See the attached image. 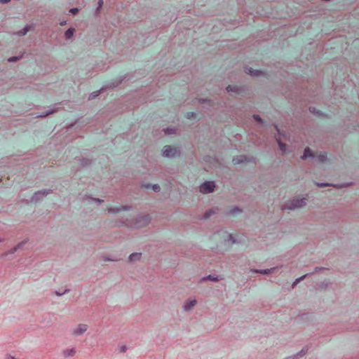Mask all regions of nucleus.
I'll use <instances>...</instances> for the list:
<instances>
[{
	"mask_svg": "<svg viewBox=\"0 0 359 359\" xmlns=\"http://www.w3.org/2000/svg\"><path fill=\"white\" fill-rule=\"evenodd\" d=\"M309 157H316L321 163H325L327 158L326 153H320L318 155L314 156L309 148H306L302 158H307Z\"/></svg>",
	"mask_w": 359,
	"mask_h": 359,
	"instance_id": "nucleus-1",
	"label": "nucleus"
},
{
	"mask_svg": "<svg viewBox=\"0 0 359 359\" xmlns=\"http://www.w3.org/2000/svg\"><path fill=\"white\" fill-rule=\"evenodd\" d=\"M88 330L86 324H79L71 330V333L74 336H80L84 334Z\"/></svg>",
	"mask_w": 359,
	"mask_h": 359,
	"instance_id": "nucleus-2",
	"label": "nucleus"
},
{
	"mask_svg": "<svg viewBox=\"0 0 359 359\" xmlns=\"http://www.w3.org/2000/svg\"><path fill=\"white\" fill-rule=\"evenodd\" d=\"M179 154V151L177 148H172L170 146H165L163 149V155L165 157H175Z\"/></svg>",
	"mask_w": 359,
	"mask_h": 359,
	"instance_id": "nucleus-3",
	"label": "nucleus"
},
{
	"mask_svg": "<svg viewBox=\"0 0 359 359\" xmlns=\"http://www.w3.org/2000/svg\"><path fill=\"white\" fill-rule=\"evenodd\" d=\"M215 188L213 182H205L200 187V191L203 194L210 193Z\"/></svg>",
	"mask_w": 359,
	"mask_h": 359,
	"instance_id": "nucleus-4",
	"label": "nucleus"
},
{
	"mask_svg": "<svg viewBox=\"0 0 359 359\" xmlns=\"http://www.w3.org/2000/svg\"><path fill=\"white\" fill-rule=\"evenodd\" d=\"M76 352V348L74 347L67 348L62 350V355L65 358H68L74 356Z\"/></svg>",
	"mask_w": 359,
	"mask_h": 359,
	"instance_id": "nucleus-5",
	"label": "nucleus"
},
{
	"mask_svg": "<svg viewBox=\"0 0 359 359\" xmlns=\"http://www.w3.org/2000/svg\"><path fill=\"white\" fill-rule=\"evenodd\" d=\"M306 198L297 199L291 203V204L287 207L288 209L292 210L296 208H300L306 205L305 202Z\"/></svg>",
	"mask_w": 359,
	"mask_h": 359,
	"instance_id": "nucleus-6",
	"label": "nucleus"
},
{
	"mask_svg": "<svg viewBox=\"0 0 359 359\" xmlns=\"http://www.w3.org/2000/svg\"><path fill=\"white\" fill-rule=\"evenodd\" d=\"M196 304L195 299H188L184 304V309L185 311L191 310Z\"/></svg>",
	"mask_w": 359,
	"mask_h": 359,
	"instance_id": "nucleus-7",
	"label": "nucleus"
},
{
	"mask_svg": "<svg viewBox=\"0 0 359 359\" xmlns=\"http://www.w3.org/2000/svg\"><path fill=\"white\" fill-rule=\"evenodd\" d=\"M276 128L278 133V136L276 137V141L278 142V146L280 147V149L283 152H286V145L281 142L280 141V131L279 129H278L277 126H276Z\"/></svg>",
	"mask_w": 359,
	"mask_h": 359,
	"instance_id": "nucleus-8",
	"label": "nucleus"
},
{
	"mask_svg": "<svg viewBox=\"0 0 359 359\" xmlns=\"http://www.w3.org/2000/svg\"><path fill=\"white\" fill-rule=\"evenodd\" d=\"M233 164H239V163H245V162H247V158L245 156H237V157H235L233 158Z\"/></svg>",
	"mask_w": 359,
	"mask_h": 359,
	"instance_id": "nucleus-9",
	"label": "nucleus"
},
{
	"mask_svg": "<svg viewBox=\"0 0 359 359\" xmlns=\"http://www.w3.org/2000/svg\"><path fill=\"white\" fill-rule=\"evenodd\" d=\"M245 72H246V73H248L252 76H258L260 72L259 70H254L252 68H247Z\"/></svg>",
	"mask_w": 359,
	"mask_h": 359,
	"instance_id": "nucleus-10",
	"label": "nucleus"
},
{
	"mask_svg": "<svg viewBox=\"0 0 359 359\" xmlns=\"http://www.w3.org/2000/svg\"><path fill=\"white\" fill-rule=\"evenodd\" d=\"M228 92L238 93V87L235 85H229L226 88Z\"/></svg>",
	"mask_w": 359,
	"mask_h": 359,
	"instance_id": "nucleus-11",
	"label": "nucleus"
},
{
	"mask_svg": "<svg viewBox=\"0 0 359 359\" xmlns=\"http://www.w3.org/2000/svg\"><path fill=\"white\" fill-rule=\"evenodd\" d=\"M74 29H72V28H70V29H67V30L65 32V35L66 38H67V39H70V38H72V36H73V34H74Z\"/></svg>",
	"mask_w": 359,
	"mask_h": 359,
	"instance_id": "nucleus-12",
	"label": "nucleus"
},
{
	"mask_svg": "<svg viewBox=\"0 0 359 359\" xmlns=\"http://www.w3.org/2000/svg\"><path fill=\"white\" fill-rule=\"evenodd\" d=\"M141 257V253H133L130 255L129 259L130 261H134L135 259H140Z\"/></svg>",
	"mask_w": 359,
	"mask_h": 359,
	"instance_id": "nucleus-13",
	"label": "nucleus"
},
{
	"mask_svg": "<svg viewBox=\"0 0 359 359\" xmlns=\"http://www.w3.org/2000/svg\"><path fill=\"white\" fill-rule=\"evenodd\" d=\"M175 132V128H168L165 130V134H172V133H174Z\"/></svg>",
	"mask_w": 359,
	"mask_h": 359,
	"instance_id": "nucleus-14",
	"label": "nucleus"
},
{
	"mask_svg": "<svg viewBox=\"0 0 359 359\" xmlns=\"http://www.w3.org/2000/svg\"><path fill=\"white\" fill-rule=\"evenodd\" d=\"M118 349L120 352L123 353L126 351L127 348L126 345L122 344L118 346Z\"/></svg>",
	"mask_w": 359,
	"mask_h": 359,
	"instance_id": "nucleus-15",
	"label": "nucleus"
},
{
	"mask_svg": "<svg viewBox=\"0 0 359 359\" xmlns=\"http://www.w3.org/2000/svg\"><path fill=\"white\" fill-rule=\"evenodd\" d=\"M27 32H28V28L25 27L22 31H20L19 32V35L24 36L27 34Z\"/></svg>",
	"mask_w": 359,
	"mask_h": 359,
	"instance_id": "nucleus-16",
	"label": "nucleus"
},
{
	"mask_svg": "<svg viewBox=\"0 0 359 359\" xmlns=\"http://www.w3.org/2000/svg\"><path fill=\"white\" fill-rule=\"evenodd\" d=\"M151 188H152V189L154 191H160V187L158 184L153 185Z\"/></svg>",
	"mask_w": 359,
	"mask_h": 359,
	"instance_id": "nucleus-17",
	"label": "nucleus"
},
{
	"mask_svg": "<svg viewBox=\"0 0 359 359\" xmlns=\"http://www.w3.org/2000/svg\"><path fill=\"white\" fill-rule=\"evenodd\" d=\"M253 117H254L255 120H256L257 121H258V122H261L262 119H261V118L259 117V116H258V115H254V116H253Z\"/></svg>",
	"mask_w": 359,
	"mask_h": 359,
	"instance_id": "nucleus-18",
	"label": "nucleus"
},
{
	"mask_svg": "<svg viewBox=\"0 0 359 359\" xmlns=\"http://www.w3.org/2000/svg\"><path fill=\"white\" fill-rule=\"evenodd\" d=\"M270 271H271V269L264 270V271H261L260 273H264V274H267L270 272Z\"/></svg>",
	"mask_w": 359,
	"mask_h": 359,
	"instance_id": "nucleus-19",
	"label": "nucleus"
},
{
	"mask_svg": "<svg viewBox=\"0 0 359 359\" xmlns=\"http://www.w3.org/2000/svg\"><path fill=\"white\" fill-rule=\"evenodd\" d=\"M98 4H99L98 9H99L100 8H101V7L102 6V5H103V1H102V0H99V1H98Z\"/></svg>",
	"mask_w": 359,
	"mask_h": 359,
	"instance_id": "nucleus-20",
	"label": "nucleus"
},
{
	"mask_svg": "<svg viewBox=\"0 0 359 359\" xmlns=\"http://www.w3.org/2000/svg\"><path fill=\"white\" fill-rule=\"evenodd\" d=\"M18 60V57H11L8 59V61L9 62H13V61H15Z\"/></svg>",
	"mask_w": 359,
	"mask_h": 359,
	"instance_id": "nucleus-21",
	"label": "nucleus"
},
{
	"mask_svg": "<svg viewBox=\"0 0 359 359\" xmlns=\"http://www.w3.org/2000/svg\"><path fill=\"white\" fill-rule=\"evenodd\" d=\"M69 11L72 13H75L78 11V8H72Z\"/></svg>",
	"mask_w": 359,
	"mask_h": 359,
	"instance_id": "nucleus-22",
	"label": "nucleus"
},
{
	"mask_svg": "<svg viewBox=\"0 0 359 359\" xmlns=\"http://www.w3.org/2000/svg\"><path fill=\"white\" fill-rule=\"evenodd\" d=\"M309 110H310V111H311V113H315V112H316V111H315V108H314V107H310Z\"/></svg>",
	"mask_w": 359,
	"mask_h": 359,
	"instance_id": "nucleus-23",
	"label": "nucleus"
},
{
	"mask_svg": "<svg viewBox=\"0 0 359 359\" xmlns=\"http://www.w3.org/2000/svg\"><path fill=\"white\" fill-rule=\"evenodd\" d=\"M11 0H0V2L1 3H7L8 1H10Z\"/></svg>",
	"mask_w": 359,
	"mask_h": 359,
	"instance_id": "nucleus-24",
	"label": "nucleus"
},
{
	"mask_svg": "<svg viewBox=\"0 0 359 359\" xmlns=\"http://www.w3.org/2000/svg\"><path fill=\"white\" fill-rule=\"evenodd\" d=\"M209 217H210V212H207L205 214V218H208Z\"/></svg>",
	"mask_w": 359,
	"mask_h": 359,
	"instance_id": "nucleus-25",
	"label": "nucleus"
},
{
	"mask_svg": "<svg viewBox=\"0 0 359 359\" xmlns=\"http://www.w3.org/2000/svg\"><path fill=\"white\" fill-rule=\"evenodd\" d=\"M327 184H318V186L319 187H324V186H327Z\"/></svg>",
	"mask_w": 359,
	"mask_h": 359,
	"instance_id": "nucleus-26",
	"label": "nucleus"
},
{
	"mask_svg": "<svg viewBox=\"0 0 359 359\" xmlns=\"http://www.w3.org/2000/svg\"><path fill=\"white\" fill-rule=\"evenodd\" d=\"M233 210L238 212V213L241 212V210L238 208H236Z\"/></svg>",
	"mask_w": 359,
	"mask_h": 359,
	"instance_id": "nucleus-27",
	"label": "nucleus"
},
{
	"mask_svg": "<svg viewBox=\"0 0 359 359\" xmlns=\"http://www.w3.org/2000/svg\"><path fill=\"white\" fill-rule=\"evenodd\" d=\"M208 279H211V280H215V278H212L211 276H209L208 277Z\"/></svg>",
	"mask_w": 359,
	"mask_h": 359,
	"instance_id": "nucleus-28",
	"label": "nucleus"
},
{
	"mask_svg": "<svg viewBox=\"0 0 359 359\" xmlns=\"http://www.w3.org/2000/svg\"><path fill=\"white\" fill-rule=\"evenodd\" d=\"M145 188H146V189H149V188H150V186H149V185H147V186H145Z\"/></svg>",
	"mask_w": 359,
	"mask_h": 359,
	"instance_id": "nucleus-29",
	"label": "nucleus"
},
{
	"mask_svg": "<svg viewBox=\"0 0 359 359\" xmlns=\"http://www.w3.org/2000/svg\"><path fill=\"white\" fill-rule=\"evenodd\" d=\"M109 211L110 212H114V210H113L112 209H109Z\"/></svg>",
	"mask_w": 359,
	"mask_h": 359,
	"instance_id": "nucleus-30",
	"label": "nucleus"
}]
</instances>
